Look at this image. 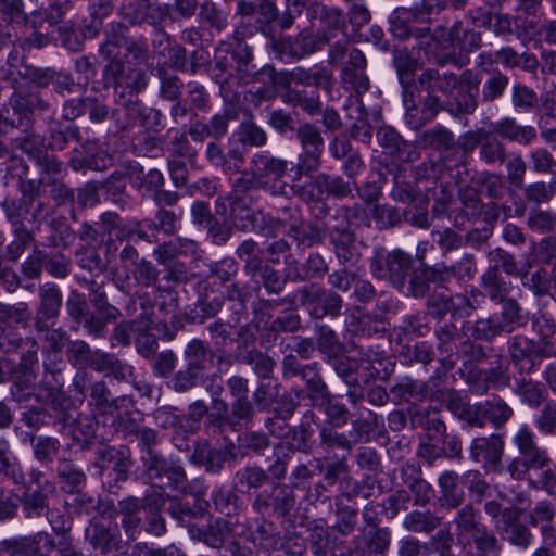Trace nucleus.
Listing matches in <instances>:
<instances>
[{
	"label": "nucleus",
	"mask_w": 556,
	"mask_h": 556,
	"mask_svg": "<svg viewBox=\"0 0 556 556\" xmlns=\"http://www.w3.org/2000/svg\"><path fill=\"white\" fill-rule=\"evenodd\" d=\"M486 261L488 268L481 276L480 287L490 300H501L505 293H509L510 283L501 276V269L508 276L525 277L532 267L530 260L519 266L515 256L501 248L489 251Z\"/></svg>",
	"instance_id": "nucleus-1"
},
{
	"label": "nucleus",
	"mask_w": 556,
	"mask_h": 556,
	"mask_svg": "<svg viewBox=\"0 0 556 556\" xmlns=\"http://www.w3.org/2000/svg\"><path fill=\"white\" fill-rule=\"evenodd\" d=\"M249 166L262 184V190L271 195L287 198L293 192V187L283 181L289 170V162L286 159L262 150L251 156Z\"/></svg>",
	"instance_id": "nucleus-2"
},
{
	"label": "nucleus",
	"mask_w": 556,
	"mask_h": 556,
	"mask_svg": "<svg viewBox=\"0 0 556 556\" xmlns=\"http://www.w3.org/2000/svg\"><path fill=\"white\" fill-rule=\"evenodd\" d=\"M31 311L25 302L5 304L0 302V349L4 353L16 352L24 349L26 338H22L13 325L28 327Z\"/></svg>",
	"instance_id": "nucleus-3"
},
{
	"label": "nucleus",
	"mask_w": 556,
	"mask_h": 556,
	"mask_svg": "<svg viewBox=\"0 0 556 556\" xmlns=\"http://www.w3.org/2000/svg\"><path fill=\"white\" fill-rule=\"evenodd\" d=\"M142 463L144 473L152 484L160 486H170L178 491H184L187 486V476L178 460L166 458L157 452L143 454Z\"/></svg>",
	"instance_id": "nucleus-4"
},
{
	"label": "nucleus",
	"mask_w": 556,
	"mask_h": 556,
	"mask_svg": "<svg viewBox=\"0 0 556 556\" xmlns=\"http://www.w3.org/2000/svg\"><path fill=\"white\" fill-rule=\"evenodd\" d=\"M296 139L302 149L295 175V179H300L301 176H312L319 169L325 141L319 127L312 123H304L298 128Z\"/></svg>",
	"instance_id": "nucleus-5"
},
{
	"label": "nucleus",
	"mask_w": 556,
	"mask_h": 556,
	"mask_svg": "<svg viewBox=\"0 0 556 556\" xmlns=\"http://www.w3.org/2000/svg\"><path fill=\"white\" fill-rule=\"evenodd\" d=\"M296 298L314 319H323L328 316L331 318L338 317L343 306L341 295L317 283L300 288L296 291Z\"/></svg>",
	"instance_id": "nucleus-6"
},
{
	"label": "nucleus",
	"mask_w": 556,
	"mask_h": 556,
	"mask_svg": "<svg viewBox=\"0 0 556 556\" xmlns=\"http://www.w3.org/2000/svg\"><path fill=\"white\" fill-rule=\"evenodd\" d=\"M412 264L410 255L401 250L386 252L380 249L375 251L370 260V271L375 278L387 279L393 286L403 288Z\"/></svg>",
	"instance_id": "nucleus-7"
},
{
	"label": "nucleus",
	"mask_w": 556,
	"mask_h": 556,
	"mask_svg": "<svg viewBox=\"0 0 556 556\" xmlns=\"http://www.w3.org/2000/svg\"><path fill=\"white\" fill-rule=\"evenodd\" d=\"M505 451V439L502 433L473 438L469 446V457L472 462L482 464L486 471H501Z\"/></svg>",
	"instance_id": "nucleus-8"
},
{
	"label": "nucleus",
	"mask_w": 556,
	"mask_h": 556,
	"mask_svg": "<svg viewBox=\"0 0 556 556\" xmlns=\"http://www.w3.org/2000/svg\"><path fill=\"white\" fill-rule=\"evenodd\" d=\"M269 46L282 61L300 60L321 49L318 36L301 31L296 36L270 37Z\"/></svg>",
	"instance_id": "nucleus-9"
},
{
	"label": "nucleus",
	"mask_w": 556,
	"mask_h": 556,
	"mask_svg": "<svg viewBox=\"0 0 556 556\" xmlns=\"http://www.w3.org/2000/svg\"><path fill=\"white\" fill-rule=\"evenodd\" d=\"M281 212L283 215L289 214V218H283L282 223L289 226L288 233L299 245L309 248L320 243L326 237L325 228L319 225H302L301 213L298 206L289 204L282 207ZM268 219L273 226H278L281 223L279 218L275 219L269 216Z\"/></svg>",
	"instance_id": "nucleus-10"
},
{
	"label": "nucleus",
	"mask_w": 556,
	"mask_h": 556,
	"mask_svg": "<svg viewBox=\"0 0 556 556\" xmlns=\"http://www.w3.org/2000/svg\"><path fill=\"white\" fill-rule=\"evenodd\" d=\"M329 238L340 264L355 266L359 262L362 256L361 242L357 241L345 217L330 230Z\"/></svg>",
	"instance_id": "nucleus-11"
},
{
	"label": "nucleus",
	"mask_w": 556,
	"mask_h": 556,
	"mask_svg": "<svg viewBox=\"0 0 556 556\" xmlns=\"http://www.w3.org/2000/svg\"><path fill=\"white\" fill-rule=\"evenodd\" d=\"M367 60L364 53L353 48L349 52L348 61L342 65L340 83L343 89L363 96L370 88V80L366 74Z\"/></svg>",
	"instance_id": "nucleus-12"
},
{
	"label": "nucleus",
	"mask_w": 556,
	"mask_h": 556,
	"mask_svg": "<svg viewBox=\"0 0 556 556\" xmlns=\"http://www.w3.org/2000/svg\"><path fill=\"white\" fill-rule=\"evenodd\" d=\"M73 386L75 391L85 396L89 391L91 406L100 414H112L118 408L117 399L111 396V392L104 381H96L89 384V375L86 370H80L76 374Z\"/></svg>",
	"instance_id": "nucleus-13"
},
{
	"label": "nucleus",
	"mask_w": 556,
	"mask_h": 556,
	"mask_svg": "<svg viewBox=\"0 0 556 556\" xmlns=\"http://www.w3.org/2000/svg\"><path fill=\"white\" fill-rule=\"evenodd\" d=\"M294 507V492L287 488L274 489L273 492H260L252 504V508L262 516L269 515L273 510L279 517H286Z\"/></svg>",
	"instance_id": "nucleus-14"
},
{
	"label": "nucleus",
	"mask_w": 556,
	"mask_h": 556,
	"mask_svg": "<svg viewBox=\"0 0 556 556\" xmlns=\"http://www.w3.org/2000/svg\"><path fill=\"white\" fill-rule=\"evenodd\" d=\"M39 305L37 307L34 327L37 332L47 330V323L55 319L61 311L63 296L60 288L52 282H46L38 289Z\"/></svg>",
	"instance_id": "nucleus-15"
},
{
	"label": "nucleus",
	"mask_w": 556,
	"mask_h": 556,
	"mask_svg": "<svg viewBox=\"0 0 556 556\" xmlns=\"http://www.w3.org/2000/svg\"><path fill=\"white\" fill-rule=\"evenodd\" d=\"M497 531L503 539L520 548H528L532 541V534L527 526L520 522V511L514 507L503 510L502 517L495 521Z\"/></svg>",
	"instance_id": "nucleus-16"
},
{
	"label": "nucleus",
	"mask_w": 556,
	"mask_h": 556,
	"mask_svg": "<svg viewBox=\"0 0 556 556\" xmlns=\"http://www.w3.org/2000/svg\"><path fill=\"white\" fill-rule=\"evenodd\" d=\"M213 409L218 412L220 425L228 424L232 430L242 425L252 422L256 409L253 402L248 397H240L232 401L230 404V414L228 415V405L223 400H213Z\"/></svg>",
	"instance_id": "nucleus-17"
},
{
	"label": "nucleus",
	"mask_w": 556,
	"mask_h": 556,
	"mask_svg": "<svg viewBox=\"0 0 556 556\" xmlns=\"http://www.w3.org/2000/svg\"><path fill=\"white\" fill-rule=\"evenodd\" d=\"M122 14L130 24L148 23L149 25L154 26L160 31L161 39L159 43H169L170 36L162 30L163 24L166 20L172 22L176 21V16L174 15L169 4H161L156 1V4H152L144 11H136L132 13L130 10H122Z\"/></svg>",
	"instance_id": "nucleus-18"
},
{
	"label": "nucleus",
	"mask_w": 556,
	"mask_h": 556,
	"mask_svg": "<svg viewBox=\"0 0 556 556\" xmlns=\"http://www.w3.org/2000/svg\"><path fill=\"white\" fill-rule=\"evenodd\" d=\"M237 458V447L232 442L224 448H212L206 444H199L191 455L192 463L203 466L211 473L220 472L226 462Z\"/></svg>",
	"instance_id": "nucleus-19"
},
{
	"label": "nucleus",
	"mask_w": 556,
	"mask_h": 556,
	"mask_svg": "<svg viewBox=\"0 0 556 556\" xmlns=\"http://www.w3.org/2000/svg\"><path fill=\"white\" fill-rule=\"evenodd\" d=\"M377 139L384 153L395 157L399 162H413L418 153L415 147L404 140L392 127L383 126L377 131Z\"/></svg>",
	"instance_id": "nucleus-20"
},
{
	"label": "nucleus",
	"mask_w": 556,
	"mask_h": 556,
	"mask_svg": "<svg viewBox=\"0 0 556 556\" xmlns=\"http://www.w3.org/2000/svg\"><path fill=\"white\" fill-rule=\"evenodd\" d=\"M511 104L518 112L530 113L538 111L541 106L546 111H553L555 101L551 99L549 93L539 98L533 89L517 83L511 87Z\"/></svg>",
	"instance_id": "nucleus-21"
},
{
	"label": "nucleus",
	"mask_w": 556,
	"mask_h": 556,
	"mask_svg": "<svg viewBox=\"0 0 556 556\" xmlns=\"http://www.w3.org/2000/svg\"><path fill=\"white\" fill-rule=\"evenodd\" d=\"M98 465L102 468L112 465L114 480L125 482L128 480L132 466L130 453L126 448L104 447L98 451Z\"/></svg>",
	"instance_id": "nucleus-22"
},
{
	"label": "nucleus",
	"mask_w": 556,
	"mask_h": 556,
	"mask_svg": "<svg viewBox=\"0 0 556 556\" xmlns=\"http://www.w3.org/2000/svg\"><path fill=\"white\" fill-rule=\"evenodd\" d=\"M514 445L519 452V456L527 457L529 460H538L549 464L551 458L545 448L541 447L536 442V435L529 425L523 424L518 427L511 439Z\"/></svg>",
	"instance_id": "nucleus-23"
},
{
	"label": "nucleus",
	"mask_w": 556,
	"mask_h": 556,
	"mask_svg": "<svg viewBox=\"0 0 556 556\" xmlns=\"http://www.w3.org/2000/svg\"><path fill=\"white\" fill-rule=\"evenodd\" d=\"M476 376L477 380L483 383L482 392L489 389L502 390L510 386L509 365L501 355L491 361L488 368L480 369Z\"/></svg>",
	"instance_id": "nucleus-24"
},
{
	"label": "nucleus",
	"mask_w": 556,
	"mask_h": 556,
	"mask_svg": "<svg viewBox=\"0 0 556 556\" xmlns=\"http://www.w3.org/2000/svg\"><path fill=\"white\" fill-rule=\"evenodd\" d=\"M493 130L498 137L521 146H528L536 138L533 126L520 125L513 117H504L494 123Z\"/></svg>",
	"instance_id": "nucleus-25"
},
{
	"label": "nucleus",
	"mask_w": 556,
	"mask_h": 556,
	"mask_svg": "<svg viewBox=\"0 0 556 556\" xmlns=\"http://www.w3.org/2000/svg\"><path fill=\"white\" fill-rule=\"evenodd\" d=\"M418 85L430 96L447 94L457 87L456 75L450 72L440 73L435 68H427L418 76Z\"/></svg>",
	"instance_id": "nucleus-26"
},
{
	"label": "nucleus",
	"mask_w": 556,
	"mask_h": 556,
	"mask_svg": "<svg viewBox=\"0 0 556 556\" xmlns=\"http://www.w3.org/2000/svg\"><path fill=\"white\" fill-rule=\"evenodd\" d=\"M90 368L104 376H112L117 380H126L132 374L129 365L122 362L114 354L100 350L93 352Z\"/></svg>",
	"instance_id": "nucleus-27"
},
{
	"label": "nucleus",
	"mask_w": 556,
	"mask_h": 556,
	"mask_svg": "<svg viewBox=\"0 0 556 556\" xmlns=\"http://www.w3.org/2000/svg\"><path fill=\"white\" fill-rule=\"evenodd\" d=\"M288 81L305 87L314 86L329 90L333 86V75L325 67L307 70L299 66L288 73Z\"/></svg>",
	"instance_id": "nucleus-28"
},
{
	"label": "nucleus",
	"mask_w": 556,
	"mask_h": 556,
	"mask_svg": "<svg viewBox=\"0 0 556 556\" xmlns=\"http://www.w3.org/2000/svg\"><path fill=\"white\" fill-rule=\"evenodd\" d=\"M440 486V504L447 509H454L462 505L465 500V492L459 486V477L453 471L448 470L439 477Z\"/></svg>",
	"instance_id": "nucleus-29"
},
{
	"label": "nucleus",
	"mask_w": 556,
	"mask_h": 556,
	"mask_svg": "<svg viewBox=\"0 0 556 556\" xmlns=\"http://www.w3.org/2000/svg\"><path fill=\"white\" fill-rule=\"evenodd\" d=\"M127 175L138 190L153 192V194L164 185V177L160 170L155 168L146 170L137 162L129 164Z\"/></svg>",
	"instance_id": "nucleus-30"
},
{
	"label": "nucleus",
	"mask_w": 556,
	"mask_h": 556,
	"mask_svg": "<svg viewBox=\"0 0 556 556\" xmlns=\"http://www.w3.org/2000/svg\"><path fill=\"white\" fill-rule=\"evenodd\" d=\"M86 539L94 549L106 553L118 544L117 525L105 526L100 522L91 523L86 530Z\"/></svg>",
	"instance_id": "nucleus-31"
},
{
	"label": "nucleus",
	"mask_w": 556,
	"mask_h": 556,
	"mask_svg": "<svg viewBox=\"0 0 556 556\" xmlns=\"http://www.w3.org/2000/svg\"><path fill=\"white\" fill-rule=\"evenodd\" d=\"M484 419L495 430L502 429L513 417V407L501 396L494 395L483 402Z\"/></svg>",
	"instance_id": "nucleus-32"
},
{
	"label": "nucleus",
	"mask_w": 556,
	"mask_h": 556,
	"mask_svg": "<svg viewBox=\"0 0 556 556\" xmlns=\"http://www.w3.org/2000/svg\"><path fill=\"white\" fill-rule=\"evenodd\" d=\"M124 108L130 117L139 121L141 126L148 129H157L159 127H162V112L157 109L143 106L138 97L126 100Z\"/></svg>",
	"instance_id": "nucleus-33"
},
{
	"label": "nucleus",
	"mask_w": 556,
	"mask_h": 556,
	"mask_svg": "<svg viewBox=\"0 0 556 556\" xmlns=\"http://www.w3.org/2000/svg\"><path fill=\"white\" fill-rule=\"evenodd\" d=\"M214 352L208 344L201 339H192L186 345L184 357L190 370H197L204 375L207 362L213 357Z\"/></svg>",
	"instance_id": "nucleus-34"
},
{
	"label": "nucleus",
	"mask_w": 556,
	"mask_h": 556,
	"mask_svg": "<svg viewBox=\"0 0 556 556\" xmlns=\"http://www.w3.org/2000/svg\"><path fill=\"white\" fill-rule=\"evenodd\" d=\"M464 329L469 338L488 342L505 332L495 315L480 318L475 323H467Z\"/></svg>",
	"instance_id": "nucleus-35"
},
{
	"label": "nucleus",
	"mask_w": 556,
	"mask_h": 556,
	"mask_svg": "<svg viewBox=\"0 0 556 556\" xmlns=\"http://www.w3.org/2000/svg\"><path fill=\"white\" fill-rule=\"evenodd\" d=\"M448 40L457 43L462 51L471 53L480 49L482 36L480 31L472 28H464L462 21H456L448 29Z\"/></svg>",
	"instance_id": "nucleus-36"
},
{
	"label": "nucleus",
	"mask_w": 556,
	"mask_h": 556,
	"mask_svg": "<svg viewBox=\"0 0 556 556\" xmlns=\"http://www.w3.org/2000/svg\"><path fill=\"white\" fill-rule=\"evenodd\" d=\"M262 211L255 212L249 206L245 198L233 197L230 200V217L232 223L241 230L249 231L255 227L257 215Z\"/></svg>",
	"instance_id": "nucleus-37"
},
{
	"label": "nucleus",
	"mask_w": 556,
	"mask_h": 556,
	"mask_svg": "<svg viewBox=\"0 0 556 556\" xmlns=\"http://www.w3.org/2000/svg\"><path fill=\"white\" fill-rule=\"evenodd\" d=\"M417 142L424 149L433 148L438 151H447L455 146L454 135L443 126H435L421 132L417 137Z\"/></svg>",
	"instance_id": "nucleus-38"
},
{
	"label": "nucleus",
	"mask_w": 556,
	"mask_h": 556,
	"mask_svg": "<svg viewBox=\"0 0 556 556\" xmlns=\"http://www.w3.org/2000/svg\"><path fill=\"white\" fill-rule=\"evenodd\" d=\"M441 523L442 519L430 510H414L407 514L403 520V527L413 533L429 534L439 528Z\"/></svg>",
	"instance_id": "nucleus-39"
},
{
	"label": "nucleus",
	"mask_w": 556,
	"mask_h": 556,
	"mask_svg": "<svg viewBox=\"0 0 556 556\" xmlns=\"http://www.w3.org/2000/svg\"><path fill=\"white\" fill-rule=\"evenodd\" d=\"M312 186L317 190L318 195L327 193L336 198L346 197L352 190L350 182L345 181L342 177H333L325 173L313 177Z\"/></svg>",
	"instance_id": "nucleus-40"
},
{
	"label": "nucleus",
	"mask_w": 556,
	"mask_h": 556,
	"mask_svg": "<svg viewBox=\"0 0 556 556\" xmlns=\"http://www.w3.org/2000/svg\"><path fill=\"white\" fill-rule=\"evenodd\" d=\"M456 334L457 328L454 324H444L435 329V336L439 341L438 350L442 355L441 362L448 369L455 365L453 356L456 349L454 342Z\"/></svg>",
	"instance_id": "nucleus-41"
},
{
	"label": "nucleus",
	"mask_w": 556,
	"mask_h": 556,
	"mask_svg": "<svg viewBox=\"0 0 556 556\" xmlns=\"http://www.w3.org/2000/svg\"><path fill=\"white\" fill-rule=\"evenodd\" d=\"M236 477L238 489L242 493L256 492L269 480L267 471L256 465L244 467Z\"/></svg>",
	"instance_id": "nucleus-42"
},
{
	"label": "nucleus",
	"mask_w": 556,
	"mask_h": 556,
	"mask_svg": "<svg viewBox=\"0 0 556 556\" xmlns=\"http://www.w3.org/2000/svg\"><path fill=\"white\" fill-rule=\"evenodd\" d=\"M319 445L326 453H331L336 448L350 452L354 446L350 435L339 432L330 422L319 429Z\"/></svg>",
	"instance_id": "nucleus-43"
},
{
	"label": "nucleus",
	"mask_w": 556,
	"mask_h": 556,
	"mask_svg": "<svg viewBox=\"0 0 556 556\" xmlns=\"http://www.w3.org/2000/svg\"><path fill=\"white\" fill-rule=\"evenodd\" d=\"M85 282L89 290V301L96 312L100 315H104L106 319L117 320L122 315L121 311L109 303L103 288L94 280H86Z\"/></svg>",
	"instance_id": "nucleus-44"
},
{
	"label": "nucleus",
	"mask_w": 556,
	"mask_h": 556,
	"mask_svg": "<svg viewBox=\"0 0 556 556\" xmlns=\"http://www.w3.org/2000/svg\"><path fill=\"white\" fill-rule=\"evenodd\" d=\"M491 301L502 304L498 321L503 326L505 332H513L516 327L522 324L521 307L515 299L508 298V293H505L501 300Z\"/></svg>",
	"instance_id": "nucleus-45"
},
{
	"label": "nucleus",
	"mask_w": 556,
	"mask_h": 556,
	"mask_svg": "<svg viewBox=\"0 0 556 556\" xmlns=\"http://www.w3.org/2000/svg\"><path fill=\"white\" fill-rule=\"evenodd\" d=\"M412 22H419V20H417L416 10H414L413 7L396 8L390 15L391 30L393 35L400 39H407L412 36Z\"/></svg>",
	"instance_id": "nucleus-46"
},
{
	"label": "nucleus",
	"mask_w": 556,
	"mask_h": 556,
	"mask_svg": "<svg viewBox=\"0 0 556 556\" xmlns=\"http://www.w3.org/2000/svg\"><path fill=\"white\" fill-rule=\"evenodd\" d=\"M237 358L247 365L252 366L253 371L260 378H269L275 367V361L263 352L251 349L245 353H238Z\"/></svg>",
	"instance_id": "nucleus-47"
},
{
	"label": "nucleus",
	"mask_w": 556,
	"mask_h": 556,
	"mask_svg": "<svg viewBox=\"0 0 556 556\" xmlns=\"http://www.w3.org/2000/svg\"><path fill=\"white\" fill-rule=\"evenodd\" d=\"M481 161L488 165H502L506 161L505 144L486 131L479 149Z\"/></svg>",
	"instance_id": "nucleus-48"
},
{
	"label": "nucleus",
	"mask_w": 556,
	"mask_h": 556,
	"mask_svg": "<svg viewBox=\"0 0 556 556\" xmlns=\"http://www.w3.org/2000/svg\"><path fill=\"white\" fill-rule=\"evenodd\" d=\"M34 457L41 464H52L59 455L61 443L59 439L50 435H37L31 440Z\"/></svg>",
	"instance_id": "nucleus-49"
},
{
	"label": "nucleus",
	"mask_w": 556,
	"mask_h": 556,
	"mask_svg": "<svg viewBox=\"0 0 556 556\" xmlns=\"http://www.w3.org/2000/svg\"><path fill=\"white\" fill-rule=\"evenodd\" d=\"M508 352L511 361L518 365L521 361H531L540 354L541 348L523 336H515L508 341Z\"/></svg>",
	"instance_id": "nucleus-50"
},
{
	"label": "nucleus",
	"mask_w": 556,
	"mask_h": 556,
	"mask_svg": "<svg viewBox=\"0 0 556 556\" xmlns=\"http://www.w3.org/2000/svg\"><path fill=\"white\" fill-rule=\"evenodd\" d=\"M58 477L64 482L71 492L77 491L86 483V473L77 464L63 458L58 464Z\"/></svg>",
	"instance_id": "nucleus-51"
},
{
	"label": "nucleus",
	"mask_w": 556,
	"mask_h": 556,
	"mask_svg": "<svg viewBox=\"0 0 556 556\" xmlns=\"http://www.w3.org/2000/svg\"><path fill=\"white\" fill-rule=\"evenodd\" d=\"M232 61L230 47L227 43H220L215 50L211 65L212 77L216 83L224 84L227 80L226 75H230Z\"/></svg>",
	"instance_id": "nucleus-52"
},
{
	"label": "nucleus",
	"mask_w": 556,
	"mask_h": 556,
	"mask_svg": "<svg viewBox=\"0 0 556 556\" xmlns=\"http://www.w3.org/2000/svg\"><path fill=\"white\" fill-rule=\"evenodd\" d=\"M379 424V417L372 410L367 412L366 417L359 416L357 419L352 421V430L349 435L354 445L359 442L369 441V435L374 432Z\"/></svg>",
	"instance_id": "nucleus-53"
},
{
	"label": "nucleus",
	"mask_w": 556,
	"mask_h": 556,
	"mask_svg": "<svg viewBox=\"0 0 556 556\" xmlns=\"http://www.w3.org/2000/svg\"><path fill=\"white\" fill-rule=\"evenodd\" d=\"M11 105L13 110L21 114L27 115L35 110H46L47 102L40 97L38 92H15L11 98Z\"/></svg>",
	"instance_id": "nucleus-54"
},
{
	"label": "nucleus",
	"mask_w": 556,
	"mask_h": 556,
	"mask_svg": "<svg viewBox=\"0 0 556 556\" xmlns=\"http://www.w3.org/2000/svg\"><path fill=\"white\" fill-rule=\"evenodd\" d=\"M513 391L530 407H538L543 401V389L538 382H534L531 379H516Z\"/></svg>",
	"instance_id": "nucleus-55"
},
{
	"label": "nucleus",
	"mask_w": 556,
	"mask_h": 556,
	"mask_svg": "<svg viewBox=\"0 0 556 556\" xmlns=\"http://www.w3.org/2000/svg\"><path fill=\"white\" fill-rule=\"evenodd\" d=\"M509 84V78L502 72H494L484 83L481 90L482 103H492L500 99Z\"/></svg>",
	"instance_id": "nucleus-56"
},
{
	"label": "nucleus",
	"mask_w": 556,
	"mask_h": 556,
	"mask_svg": "<svg viewBox=\"0 0 556 556\" xmlns=\"http://www.w3.org/2000/svg\"><path fill=\"white\" fill-rule=\"evenodd\" d=\"M93 352L90 345L84 340L68 341L66 345V357L71 365L84 370L90 366L93 357Z\"/></svg>",
	"instance_id": "nucleus-57"
},
{
	"label": "nucleus",
	"mask_w": 556,
	"mask_h": 556,
	"mask_svg": "<svg viewBox=\"0 0 556 556\" xmlns=\"http://www.w3.org/2000/svg\"><path fill=\"white\" fill-rule=\"evenodd\" d=\"M160 78V96L167 101H177L181 98L184 83L175 74L168 73L165 68L157 70Z\"/></svg>",
	"instance_id": "nucleus-58"
},
{
	"label": "nucleus",
	"mask_w": 556,
	"mask_h": 556,
	"mask_svg": "<svg viewBox=\"0 0 556 556\" xmlns=\"http://www.w3.org/2000/svg\"><path fill=\"white\" fill-rule=\"evenodd\" d=\"M348 387L358 384L357 365L344 356L333 355L326 359Z\"/></svg>",
	"instance_id": "nucleus-59"
},
{
	"label": "nucleus",
	"mask_w": 556,
	"mask_h": 556,
	"mask_svg": "<svg viewBox=\"0 0 556 556\" xmlns=\"http://www.w3.org/2000/svg\"><path fill=\"white\" fill-rule=\"evenodd\" d=\"M456 89L457 92L453 101L448 103L447 111L455 116L472 114L478 108V93L469 90Z\"/></svg>",
	"instance_id": "nucleus-60"
},
{
	"label": "nucleus",
	"mask_w": 556,
	"mask_h": 556,
	"mask_svg": "<svg viewBox=\"0 0 556 556\" xmlns=\"http://www.w3.org/2000/svg\"><path fill=\"white\" fill-rule=\"evenodd\" d=\"M148 85V75L147 72L142 68L132 67L129 68L119 86L122 91L119 97H124V92L126 90L129 91L130 98L135 99L139 92L146 89Z\"/></svg>",
	"instance_id": "nucleus-61"
},
{
	"label": "nucleus",
	"mask_w": 556,
	"mask_h": 556,
	"mask_svg": "<svg viewBox=\"0 0 556 556\" xmlns=\"http://www.w3.org/2000/svg\"><path fill=\"white\" fill-rule=\"evenodd\" d=\"M477 556H500L502 545L494 531L489 527L471 541Z\"/></svg>",
	"instance_id": "nucleus-62"
},
{
	"label": "nucleus",
	"mask_w": 556,
	"mask_h": 556,
	"mask_svg": "<svg viewBox=\"0 0 556 556\" xmlns=\"http://www.w3.org/2000/svg\"><path fill=\"white\" fill-rule=\"evenodd\" d=\"M316 348L325 355L326 359L336 355L340 349V342L336 332L327 325L316 327Z\"/></svg>",
	"instance_id": "nucleus-63"
},
{
	"label": "nucleus",
	"mask_w": 556,
	"mask_h": 556,
	"mask_svg": "<svg viewBox=\"0 0 556 556\" xmlns=\"http://www.w3.org/2000/svg\"><path fill=\"white\" fill-rule=\"evenodd\" d=\"M205 227L208 240L215 245H224L231 238L232 226L226 217L219 219L214 216Z\"/></svg>",
	"instance_id": "nucleus-64"
}]
</instances>
